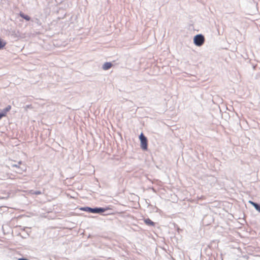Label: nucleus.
<instances>
[{
    "label": "nucleus",
    "instance_id": "nucleus-1",
    "mask_svg": "<svg viewBox=\"0 0 260 260\" xmlns=\"http://www.w3.org/2000/svg\"><path fill=\"white\" fill-rule=\"evenodd\" d=\"M107 209L108 208H92L90 207H84L81 209V210H82L83 211L94 213H100L102 212H104L106 211Z\"/></svg>",
    "mask_w": 260,
    "mask_h": 260
},
{
    "label": "nucleus",
    "instance_id": "nucleus-2",
    "mask_svg": "<svg viewBox=\"0 0 260 260\" xmlns=\"http://www.w3.org/2000/svg\"><path fill=\"white\" fill-rule=\"evenodd\" d=\"M205 42V38L202 34L197 35L194 37L193 43L197 46H201Z\"/></svg>",
    "mask_w": 260,
    "mask_h": 260
},
{
    "label": "nucleus",
    "instance_id": "nucleus-3",
    "mask_svg": "<svg viewBox=\"0 0 260 260\" xmlns=\"http://www.w3.org/2000/svg\"><path fill=\"white\" fill-rule=\"evenodd\" d=\"M139 138L141 142V148L144 150H146L147 149V140L146 138L144 136V135L142 133H141L139 137Z\"/></svg>",
    "mask_w": 260,
    "mask_h": 260
},
{
    "label": "nucleus",
    "instance_id": "nucleus-4",
    "mask_svg": "<svg viewBox=\"0 0 260 260\" xmlns=\"http://www.w3.org/2000/svg\"><path fill=\"white\" fill-rule=\"evenodd\" d=\"M11 108V106H8L5 109L0 111V119L5 116L8 111L10 110Z\"/></svg>",
    "mask_w": 260,
    "mask_h": 260
},
{
    "label": "nucleus",
    "instance_id": "nucleus-5",
    "mask_svg": "<svg viewBox=\"0 0 260 260\" xmlns=\"http://www.w3.org/2000/svg\"><path fill=\"white\" fill-rule=\"evenodd\" d=\"M112 67V63L110 62H106L104 63L102 67V69L104 70H108L110 69Z\"/></svg>",
    "mask_w": 260,
    "mask_h": 260
},
{
    "label": "nucleus",
    "instance_id": "nucleus-6",
    "mask_svg": "<svg viewBox=\"0 0 260 260\" xmlns=\"http://www.w3.org/2000/svg\"><path fill=\"white\" fill-rule=\"evenodd\" d=\"M144 222L147 225H154V223L149 218L144 219Z\"/></svg>",
    "mask_w": 260,
    "mask_h": 260
},
{
    "label": "nucleus",
    "instance_id": "nucleus-7",
    "mask_svg": "<svg viewBox=\"0 0 260 260\" xmlns=\"http://www.w3.org/2000/svg\"><path fill=\"white\" fill-rule=\"evenodd\" d=\"M20 16L22 18H24V19H25V20H27V21L29 20H30V17H29V16H28V15H25V14H24V13H20Z\"/></svg>",
    "mask_w": 260,
    "mask_h": 260
},
{
    "label": "nucleus",
    "instance_id": "nucleus-8",
    "mask_svg": "<svg viewBox=\"0 0 260 260\" xmlns=\"http://www.w3.org/2000/svg\"><path fill=\"white\" fill-rule=\"evenodd\" d=\"M6 44V42L4 40L0 39V50L5 47Z\"/></svg>",
    "mask_w": 260,
    "mask_h": 260
},
{
    "label": "nucleus",
    "instance_id": "nucleus-9",
    "mask_svg": "<svg viewBox=\"0 0 260 260\" xmlns=\"http://www.w3.org/2000/svg\"><path fill=\"white\" fill-rule=\"evenodd\" d=\"M30 193L31 194H41V192L40 191H33L31 190Z\"/></svg>",
    "mask_w": 260,
    "mask_h": 260
},
{
    "label": "nucleus",
    "instance_id": "nucleus-10",
    "mask_svg": "<svg viewBox=\"0 0 260 260\" xmlns=\"http://www.w3.org/2000/svg\"><path fill=\"white\" fill-rule=\"evenodd\" d=\"M249 202H250V203H251V204H252V205L254 207V208H255V209H256V208H257L258 206H259V205H258V204H256V203H254V202H253L250 201Z\"/></svg>",
    "mask_w": 260,
    "mask_h": 260
},
{
    "label": "nucleus",
    "instance_id": "nucleus-11",
    "mask_svg": "<svg viewBox=\"0 0 260 260\" xmlns=\"http://www.w3.org/2000/svg\"><path fill=\"white\" fill-rule=\"evenodd\" d=\"M256 210L258 211L259 212H260V205L258 206L257 208H256Z\"/></svg>",
    "mask_w": 260,
    "mask_h": 260
},
{
    "label": "nucleus",
    "instance_id": "nucleus-12",
    "mask_svg": "<svg viewBox=\"0 0 260 260\" xmlns=\"http://www.w3.org/2000/svg\"><path fill=\"white\" fill-rule=\"evenodd\" d=\"M12 166L13 167H18L17 165H12Z\"/></svg>",
    "mask_w": 260,
    "mask_h": 260
}]
</instances>
